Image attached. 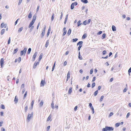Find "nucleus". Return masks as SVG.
I'll use <instances>...</instances> for the list:
<instances>
[{
	"instance_id": "f257e3e1",
	"label": "nucleus",
	"mask_w": 131,
	"mask_h": 131,
	"mask_svg": "<svg viewBox=\"0 0 131 131\" xmlns=\"http://www.w3.org/2000/svg\"><path fill=\"white\" fill-rule=\"evenodd\" d=\"M33 115V112H32L31 114L28 113L27 116V122H29L31 118L32 117Z\"/></svg>"
},
{
	"instance_id": "f03ea898",
	"label": "nucleus",
	"mask_w": 131,
	"mask_h": 131,
	"mask_svg": "<svg viewBox=\"0 0 131 131\" xmlns=\"http://www.w3.org/2000/svg\"><path fill=\"white\" fill-rule=\"evenodd\" d=\"M83 43L82 41H80L77 44V45H79V47L78 48V49H80V48L82 46V44Z\"/></svg>"
},
{
	"instance_id": "7ed1b4c3",
	"label": "nucleus",
	"mask_w": 131,
	"mask_h": 131,
	"mask_svg": "<svg viewBox=\"0 0 131 131\" xmlns=\"http://www.w3.org/2000/svg\"><path fill=\"white\" fill-rule=\"evenodd\" d=\"M0 63L1 67L2 68L4 63V60L3 58H2L1 59Z\"/></svg>"
},
{
	"instance_id": "20e7f679",
	"label": "nucleus",
	"mask_w": 131,
	"mask_h": 131,
	"mask_svg": "<svg viewBox=\"0 0 131 131\" xmlns=\"http://www.w3.org/2000/svg\"><path fill=\"white\" fill-rule=\"evenodd\" d=\"M27 50H23L21 51L20 52V56H22L24 54L25 55L26 53Z\"/></svg>"
},
{
	"instance_id": "39448f33",
	"label": "nucleus",
	"mask_w": 131,
	"mask_h": 131,
	"mask_svg": "<svg viewBox=\"0 0 131 131\" xmlns=\"http://www.w3.org/2000/svg\"><path fill=\"white\" fill-rule=\"evenodd\" d=\"M107 128L108 131H111L113 130H114V128L111 127H108L106 126Z\"/></svg>"
},
{
	"instance_id": "423d86ee",
	"label": "nucleus",
	"mask_w": 131,
	"mask_h": 131,
	"mask_svg": "<svg viewBox=\"0 0 131 131\" xmlns=\"http://www.w3.org/2000/svg\"><path fill=\"white\" fill-rule=\"evenodd\" d=\"M45 81L42 80L40 83V86H43L45 85Z\"/></svg>"
},
{
	"instance_id": "0eeeda50",
	"label": "nucleus",
	"mask_w": 131,
	"mask_h": 131,
	"mask_svg": "<svg viewBox=\"0 0 131 131\" xmlns=\"http://www.w3.org/2000/svg\"><path fill=\"white\" fill-rule=\"evenodd\" d=\"M7 26V24H5L4 23H2L1 25V27L3 28V27H4L5 28H6Z\"/></svg>"
},
{
	"instance_id": "6e6552de",
	"label": "nucleus",
	"mask_w": 131,
	"mask_h": 131,
	"mask_svg": "<svg viewBox=\"0 0 131 131\" xmlns=\"http://www.w3.org/2000/svg\"><path fill=\"white\" fill-rule=\"evenodd\" d=\"M39 63V62H36L34 64L33 68L34 69H35L37 65Z\"/></svg>"
},
{
	"instance_id": "1a4fd4ad",
	"label": "nucleus",
	"mask_w": 131,
	"mask_h": 131,
	"mask_svg": "<svg viewBox=\"0 0 131 131\" xmlns=\"http://www.w3.org/2000/svg\"><path fill=\"white\" fill-rule=\"evenodd\" d=\"M35 21L32 20V21L30 22V24L29 26L28 27L29 28H30L34 24Z\"/></svg>"
},
{
	"instance_id": "9d476101",
	"label": "nucleus",
	"mask_w": 131,
	"mask_h": 131,
	"mask_svg": "<svg viewBox=\"0 0 131 131\" xmlns=\"http://www.w3.org/2000/svg\"><path fill=\"white\" fill-rule=\"evenodd\" d=\"M18 101V97L17 96H15V98L14 100V102H15V103H17Z\"/></svg>"
},
{
	"instance_id": "9b49d317",
	"label": "nucleus",
	"mask_w": 131,
	"mask_h": 131,
	"mask_svg": "<svg viewBox=\"0 0 131 131\" xmlns=\"http://www.w3.org/2000/svg\"><path fill=\"white\" fill-rule=\"evenodd\" d=\"M70 72L69 71L68 72L67 76V81H68V79L70 78Z\"/></svg>"
},
{
	"instance_id": "f8f14e48",
	"label": "nucleus",
	"mask_w": 131,
	"mask_h": 131,
	"mask_svg": "<svg viewBox=\"0 0 131 131\" xmlns=\"http://www.w3.org/2000/svg\"><path fill=\"white\" fill-rule=\"evenodd\" d=\"M37 54H38L37 52H36L34 54V55H33V57H32V58H33L34 59H35Z\"/></svg>"
},
{
	"instance_id": "ddd939ff",
	"label": "nucleus",
	"mask_w": 131,
	"mask_h": 131,
	"mask_svg": "<svg viewBox=\"0 0 131 131\" xmlns=\"http://www.w3.org/2000/svg\"><path fill=\"white\" fill-rule=\"evenodd\" d=\"M112 30L113 31H115L116 30V28L115 26L114 25L112 26Z\"/></svg>"
},
{
	"instance_id": "4468645a",
	"label": "nucleus",
	"mask_w": 131,
	"mask_h": 131,
	"mask_svg": "<svg viewBox=\"0 0 131 131\" xmlns=\"http://www.w3.org/2000/svg\"><path fill=\"white\" fill-rule=\"evenodd\" d=\"M42 55H43V54H42V53H41L40 54L39 56V59H38L39 61H40L41 60V59L42 58Z\"/></svg>"
},
{
	"instance_id": "2eb2a0df",
	"label": "nucleus",
	"mask_w": 131,
	"mask_h": 131,
	"mask_svg": "<svg viewBox=\"0 0 131 131\" xmlns=\"http://www.w3.org/2000/svg\"><path fill=\"white\" fill-rule=\"evenodd\" d=\"M71 29L70 28L69 29L67 33V34L68 35V36H69L71 32Z\"/></svg>"
},
{
	"instance_id": "dca6fc26",
	"label": "nucleus",
	"mask_w": 131,
	"mask_h": 131,
	"mask_svg": "<svg viewBox=\"0 0 131 131\" xmlns=\"http://www.w3.org/2000/svg\"><path fill=\"white\" fill-rule=\"evenodd\" d=\"M72 88L71 87H70L68 91V93L69 94H71L72 92Z\"/></svg>"
},
{
	"instance_id": "f3484780",
	"label": "nucleus",
	"mask_w": 131,
	"mask_h": 131,
	"mask_svg": "<svg viewBox=\"0 0 131 131\" xmlns=\"http://www.w3.org/2000/svg\"><path fill=\"white\" fill-rule=\"evenodd\" d=\"M45 33V31H42V32L41 34V38H42L43 37V36H44Z\"/></svg>"
},
{
	"instance_id": "a211bd4d",
	"label": "nucleus",
	"mask_w": 131,
	"mask_h": 131,
	"mask_svg": "<svg viewBox=\"0 0 131 131\" xmlns=\"http://www.w3.org/2000/svg\"><path fill=\"white\" fill-rule=\"evenodd\" d=\"M81 1L85 4L87 3L88 2L87 0H81Z\"/></svg>"
},
{
	"instance_id": "6ab92c4d",
	"label": "nucleus",
	"mask_w": 131,
	"mask_h": 131,
	"mask_svg": "<svg viewBox=\"0 0 131 131\" xmlns=\"http://www.w3.org/2000/svg\"><path fill=\"white\" fill-rule=\"evenodd\" d=\"M81 21L80 20H79L77 22V24L78 25V26H79L80 25H81L82 23H81Z\"/></svg>"
},
{
	"instance_id": "aec40b11",
	"label": "nucleus",
	"mask_w": 131,
	"mask_h": 131,
	"mask_svg": "<svg viewBox=\"0 0 131 131\" xmlns=\"http://www.w3.org/2000/svg\"><path fill=\"white\" fill-rule=\"evenodd\" d=\"M23 27H20L18 30V33L20 32L23 30Z\"/></svg>"
},
{
	"instance_id": "412c9836",
	"label": "nucleus",
	"mask_w": 131,
	"mask_h": 131,
	"mask_svg": "<svg viewBox=\"0 0 131 131\" xmlns=\"http://www.w3.org/2000/svg\"><path fill=\"white\" fill-rule=\"evenodd\" d=\"M5 30L4 29H2L1 31V35L3 34L5 32Z\"/></svg>"
},
{
	"instance_id": "4be33fe9",
	"label": "nucleus",
	"mask_w": 131,
	"mask_h": 131,
	"mask_svg": "<svg viewBox=\"0 0 131 131\" xmlns=\"http://www.w3.org/2000/svg\"><path fill=\"white\" fill-rule=\"evenodd\" d=\"M98 93V90H97L94 92V96H96L97 94Z\"/></svg>"
},
{
	"instance_id": "5701e85b",
	"label": "nucleus",
	"mask_w": 131,
	"mask_h": 131,
	"mask_svg": "<svg viewBox=\"0 0 131 131\" xmlns=\"http://www.w3.org/2000/svg\"><path fill=\"white\" fill-rule=\"evenodd\" d=\"M43 102L42 100H41V102L39 104V105L41 106V107L43 105Z\"/></svg>"
},
{
	"instance_id": "b1692460",
	"label": "nucleus",
	"mask_w": 131,
	"mask_h": 131,
	"mask_svg": "<svg viewBox=\"0 0 131 131\" xmlns=\"http://www.w3.org/2000/svg\"><path fill=\"white\" fill-rule=\"evenodd\" d=\"M36 16L35 15H34L33 16V19L32 20L35 21L36 19Z\"/></svg>"
},
{
	"instance_id": "393cba45",
	"label": "nucleus",
	"mask_w": 131,
	"mask_h": 131,
	"mask_svg": "<svg viewBox=\"0 0 131 131\" xmlns=\"http://www.w3.org/2000/svg\"><path fill=\"white\" fill-rule=\"evenodd\" d=\"M32 17V14L31 12H30L29 13L28 16V17L29 18H31Z\"/></svg>"
},
{
	"instance_id": "a878e982",
	"label": "nucleus",
	"mask_w": 131,
	"mask_h": 131,
	"mask_svg": "<svg viewBox=\"0 0 131 131\" xmlns=\"http://www.w3.org/2000/svg\"><path fill=\"white\" fill-rule=\"evenodd\" d=\"M87 37V35L86 34H84L83 35L82 37V38L83 39H85Z\"/></svg>"
},
{
	"instance_id": "bb28decb",
	"label": "nucleus",
	"mask_w": 131,
	"mask_h": 131,
	"mask_svg": "<svg viewBox=\"0 0 131 131\" xmlns=\"http://www.w3.org/2000/svg\"><path fill=\"white\" fill-rule=\"evenodd\" d=\"M102 131H108L106 126L105 127V128H103L102 129Z\"/></svg>"
},
{
	"instance_id": "cd10ccee",
	"label": "nucleus",
	"mask_w": 131,
	"mask_h": 131,
	"mask_svg": "<svg viewBox=\"0 0 131 131\" xmlns=\"http://www.w3.org/2000/svg\"><path fill=\"white\" fill-rule=\"evenodd\" d=\"M74 8V3H72L71 5V9H73Z\"/></svg>"
},
{
	"instance_id": "c85d7f7f",
	"label": "nucleus",
	"mask_w": 131,
	"mask_h": 131,
	"mask_svg": "<svg viewBox=\"0 0 131 131\" xmlns=\"http://www.w3.org/2000/svg\"><path fill=\"white\" fill-rule=\"evenodd\" d=\"M126 87H125V88L123 90V92H126L127 90V84H126Z\"/></svg>"
},
{
	"instance_id": "c756f323",
	"label": "nucleus",
	"mask_w": 131,
	"mask_h": 131,
	"mask_svg": "<svg viewBox=\"0 0 131 131\" xmlns=\"http://www.w3.org/2000/svg\"><path fill=\"white\" fill-rule=\"evenodd\" d=\"M88 24L87 21L86 20L84 21L83 22V24L84 25H86Z\"/></svg>"
},
{
	"instance_id": "7c9ffc66",
	"label": "nucleus",
	"mask_w": 131,
	"mask_h": 131,
	"mask_svg": "<svg viewBox=\"0 0 131 131\" xmlns=\"http://www.w3.org/2000/svg\"><path fill=\"white\" fill-rule=\"evenodd\" d=\"M78 39L77 38H75L73 39H72V42H75L77 41L78 40Z\"/></svg>"
},
{
	"instance_id": "2f4dec72",
	"label": "nucleus",
	"mask_w": 131,
	"mask_h": 131,
	"mask_svg": "<svg viewBox=\"0 0 131 131\" xmlns=\"http://www.w3.org/2000/svg\"><path fill=\"white\" fill-rule=\"evenodd\" d=\"M55 63H56V62L55 61L54 64L53 65L52 67V71H53L54 70V68L55 67Z\"/></svg>"
},
{
	"instance_id": "473e14b6",
	"label": "nucleus",
	"mask_w": 131,
	"mask_h": 131,
	"mask_svg": "<svg viewBox=\"0 0 131 131\" xmlns=\"http://www.w3.org/2000/svg\"><path fill=\"white\" fill-rule=\"evenodd\" d=\"M120 125V123H117L115 124V126L116 127H118Z\"/></svg>"
},
{
	"instance_id": "72a5a7b5",
	"label": "nucleus",
	"mask_w": 131,
	"mask_h": 131,
	"mask_svg": "<svg viewBox=\"0 0 131 131\" xmlns=\"http://www.w3.org/2000/svg\"><path fill=\"white\" fill-rule=\"evenodd\" d=\"M54 104L53 103V102H52L51 104V107L53 109H54Z\"/></svg>"
},
{
	"instance_id": "f704fd0d",
	"label": "nucleus",
	"mask_w": 131,
	"mask_h": 131,
	"mask_svg": "<svg viewBox=\"0 0 131 131\" xmlns=\"http://www.w3.org/2000/svg\"><path fill=\"white\" fill-rule=\"evenodd\" d=\"M5 108V106L3 104H2L1 105V108L2 109H4Z\"/></svg>"
},
{
	"instance_id": "c9c22d12",
	"label": "nucleus",
	"mask_w": 131,
	"mask_h": 131,
	"mask_svg": "<svg viewBox=\"0 0 131 131\" xmlns=\"http://www.w3.org/2000/svg\"><path fill=\"white\" fill-rule=\"evenodd\" d=\"M27 91H26L25 93V94L24 95V97H23V99H25V98L26 97V95H27Z\"/></svg>"
},
{
	"instance_id": "e433bc0d",
	"label": "nucleus",
	"mask_w": 131,
	"mask_h": 131,
	"mask_svg": "<svg viewBox=\"0 0 131 131\" xmlns=\"http://www.w3.org/2000/svg\"><path fill=\"white\" fill-rule=\"evenodd\" d=\"M34 100H32L31 102V105L32 108H33V105L34 104Z\"/></svg>"
},
{
	"instance_id": "4c0bfd02",
	"label": "nucleus",
	"mask_w": 131,
	"mask_h": 131,
	"mask_svg": "<svg viewBox=\"0 0 131 131\" xmlns=\"http://www.w3.org/2000/svg\"><path fill=\"white\" fill-rule=\"evenodd\" d=\"M49 41L48 40H47L46 43V44H45V47H47L48 46V44H49Z\"/></svg>"
},
{
	"instance_id": "58836bf2",
	"label": "nucleus",
	"mask_w": 131,
	"mask_h": 131,
	"mask_svg": "<svg viewBox=\"0 0 131 131\" xmlns=\"http://www.w3.org/2000/svg\"><path fill=\"white\" fill-rule=\"evenodd\" d=\"M27 109H28V106H25V112H27Z\"/></svg>"
},
{
	"instance_id": "ea45409f",
	"label": "nucleus",
	"mask_w": 131,
	"mask_h": 131,
	"mask_svg": "<svg viewBox=\"0 0 131 131\" xmlns=\"http://www.w3.org/2000/svg\"><path fill=\"white\" fill-rule=\"evenodd\" d=\"M95 82L93 83L92 85V88H94L95 86Z\"/></svg>"
},
{
	"instance_id": "a19ab883",
	"label": "nucleus",
	"mask_w": 131,
	"mask_h": 131,
	"mask_svg": "<svg viewBox=\"0 0 131 131\" xmlns=\"http://www.w3.org/2000/svg\"><path fill=\"white\" fill-rule=\"evenodd\" d=\"M34 28V26H32L31 27V28L30 29V32H31L32 31V29H33V28Z\"/></svg>"
},
{
	"instance_id": "79ce46f5",
	"label": "nucleus",
	"mask_w": 131,
	"mask_h": 131,
	"mask_svg": "<svg viewBox=\"0 0 131 131\" xmlns=\"http://www.w3.org/2000/svg\"><path fill=\"white\" fill-rule=\"evenodd\" d=\"M18 60V63H19L21 61V58L20 57H19L18 59H17Z\"/></svg>"
},
{
	"instance_id": "37998d69",
	"label": "nucleus",
	"mask_w": 131,
	"mask_h": 131,
	"mask_svg": "<svg viewBox=\"0 0 131 131\" xmlns=\"http://www.w3.org/2000/svg\"><path fill=\"white\" fill-rule=\"evenodd\" d=\"M68 14H67L66 15V17L65 19V20L67 21L68 18Z\"/></svg>"
},
{
	"instance_id": "c03bdc74",
	"label": "nucleus",
	"mask_w": 131,
	"mask_h": 131,
	"mask_svg": "<svg viewBox=\"0 0 131 131\" xmlns=\"http://www.w3.org/2000/svg\"><path fill=\"white\" fill-rule=\"evenodd\" d=\"M61 15L60 17V20H61L62 19L63 16V14L62 12H61Z\"/></svg>"
},
{
	"instance_id": "a18cd8bd",
	"label": "nucleus",
	"mask_w": 131,
	"mask_h": 131,
	"mask_svg": "<svg viewBox=\"0 0 131 131\" xmlns=\"http://www.w3.org/2000/svg\"><path fill=\"white\" fill-rule=\"evenodd\" d=\"M106 36V34H103L102 37H103L102 39H104L105 38Z\"/></svg>"
},
{
	"instance_id": "49530a36",
	"label": "nucleus",
	"mask_w": 131,
	"mask_h": 131,
	"mask_svg": "<svg viewBox=\"0 0 131 131\" xmlns=\"http://www.w3.org/2000/svg\"><path fill=\"white\" fill-rule=\"evenodd\" d=\"M104 97V96H102L101 97L100 100V102H101L102 101Z\"/></svg>"
},
{
	"instance_id": "de8ad7c7",
	"label": "nucleus",
	"mask_w": 131,
	"mask_h": 131,
	"mask_svg": "<svg viewBox=\"0 0 131 131\" xmlns=\"http://www.w3.org/2000/svg\"><path fill=\"white\" fill-rule=\"evenodd\" d=\"M10 38L9 37V38L8 40V44H9L10 43Z\"/></svg>"
},
{
	"instance_id": "09e8293b",
	"label": "nucleus",
	"mask_w": 131,
	"mask_h": 131,
	"mask_svg": "<svg viewBox=\"0 0 131 131\" xmlns=\"http://www.w3.org/2000/svg\"><path fill=\"white\" fill-rule=\"evenodd\" d=\"M50 128V126H48L47 127V128H46L47 130V131H49V129Z\"/></svg>"
},
{
	"instance_id": "8fccbe9b",
	"label": "nucleus",
	"mask_w": 131,
	"mask_h": 131,
	"mask_svg": "<svg viewBox=\"0 0 131 131\" xmlns=\"http://www.w3.org/2000/svg\"><path fill=\"white\" fill-rule=\"evenodd\" d=\"M54 19V14H53L51 18V20L52 21Z\"/></svg>"
},
{
	"instance_id": "3c124183",
	"label": "nucleus",
	"mask_w": 131,
	"mask_h": 131,
	"mask_svg": "<svg viewBox=\"0 0 131 131\" xmlns=\"http://www.w3.org/2000/svg\"><path fill=\"white\" fill-rule=\"evenodd\" d=\"M106 53V50H104L103 51L102 54L103 55L105 54Z\"/></svg>"
},
{
	"instance_id": "603ef678",
	"label": "nucleus",
	"mask_w": 131,
	"mask_h": 131,
	"mask_svg": "<svg viewBox=\"0 0 131 131\" xmlns=\"http://www.w3.org/2000/svg\"><path fill=\"white\" fill-rule=\"evenodd\" d=\"M23 0H19V2L18 4V5H19L21 3Z\"/></svg>"
},
{
	"instance_id": "864d4df0",
	"label": "nucleus",
	"mask_w": 131,
	"mask_h": 131,
	"mask_svg": "<svg viewBox=\"0 0 131 131\" xmlns=\"http://www.w3.org/2000/svg\"><path fill=\"white\" fill-rule=\"evenodd\" d=\"M102 33V31H100L99 32L97 33V35H100Z\"/></svg>"
},
{
	"instance_id": "5fc2aeb1",
	"label": "nucleus",
	"mask_w": 131,
	"mask_h": 131,
	"mask_svg": "<svg viewBox=\"0 0 131 131\" xmlns=\"http://www.w3.org/2000/svg\"><path fill=\"white\" fill-rule=\"evenodd\" d=\"M95 78H96V77H93V79H92V82H93L94 81H95Z\"/></svg>"
},
{
	"instance_id": "6e6d98bb",
	"label": "nucleus",
	"mask_w": 131,
	"mask_h": 131,
	"mask_svg": "<svg viewBox=\"0 0 131 131\" xmlns=\"http://www.w3.org/2000/svg\"><path fill=\"white\" fill-rule=\"evenodd\" d=\"M67 31H65L63 33L62 36H64L67 33Z\"/></svg>"
},
{
	"instance_id": "4d7b16f0",
	"label": "nucleus",
	"mask_w": 131,
	"mask_h": 131,
	"mask_svg": "<svg viewBox=\"0 0 131 131\" xmlns=\"http://www.w3.org/2000/svg\"><path fill=\"white\" fill-rule=\"evenodd\" d=\"M78 58L79 59L81 60L82 59V57L81 56V55H79L78 56Z\"/></svg>"
},
{
	"instance_id": "13d9d810",
	"label": "nucleus",
	"mask_w": 131,
	"mask_h": 131,
	"mask_svg": "<svg viewBox=\"0 0 131 131\" xmlns=\"http://www.w3.org/2000/svg\"><path fill=\"white\" fill-rule=\"evenodd\" d=\"M50 33V31H48L47 32V37H48L49 36Z\"/></svg>"
},
{
	"instance_id": "bf43d9fd",
	"label": "nucleus",
	"mask_w": 131,
	"mask_h": 131,
	"mask_svg": "<svg viewBox=\"0 0 131 131\" xmlns=\"http://www.w3.org/2000/svg\"><path fill=\"white\" fill-rule=\"evenodd\" d=\"M129 115H130V113H127V115H126V117L127 118L129 116Z\"/></svg>"
},
{
	"instance_id": "052dcab7",
	"label": "nucleus",
	"mask_w": 131,
	"mask_h": 131,
	"mask_svg": "<svg viewBox=\"0 0 131 131\" xmlns=\"http://www.w3.org/2000/svg\"><path fill=\"white\" fill-rule=\"evenodd\" d=\"M18 50H14V52L13 54L16 53L17 51Z\"/></svg>"
},
{
	"instance_id": "680f3d73",
	"label": "nucleus",
	"mask_w": 131,
	"mask_h": 131,
	"mask_svg": "<svg viewBox=\"0 0 131 131\" xmlns=\"http://www.w3.org/2000/svg\"><path fill=\"white\" fill-rule=\"evenodd\" d=\"M113 114V112H111L110 113L109 115V116L110 117L111 116H112Z\"/></svg>"
},
{
	"instance_id": "e2e57ef3",
	"label": "nucleus",
	"mask_w": 131,
	"mask_h": 131,
	"mask_svg": "<svg viewBox=\"0 0 131 131\" xmlns=\"http://www.w3.org/2000/svg\"><path fill=\"white\" fill-rule=\"evenodd\" d=\"M93 72V70L92 69H91V70L90 71V74H92V73Z\"/></svg>"
},
{
	"instance_id": "0e129e2a",
	"label": "nucleus",
	"mask_w": 131,
	"mask_h": 131,
	"mask_svg": "<svg viewBox=\"0 0 131 131\" xmlns=\"http://www.w3.org/2000/svg\"><path fill=\"white\" fill-rule=\"evenodd\" d=\"M51 118V117L50 116H49L47 118V121H49L50 119Z\"/></svg>"
},
{
	"instance_id": "69168bd1",
	"label": "nucleus",
	"mask_w": 131,
	"mask_h": 131,
	"mask_svg": "<svg viewBox=\"0 0 131 131\" xmlns=\"http://www.w3.org/2000/svg\"><path fill=\"white\" fill-rule=\"evenodd\" d=\"M4 113L3 112H0V115L1 116H3V115Z\"/></svg>"
},
{
	"instance_id": "338daca9",
	"label": "nucleus",
	"mask_w": 131,
	"mask_h": 131,
	"mask_svg": "<svg viewBox=\"0 0 131 131\" xmlns=\"http://www.w3.org/2000/svg\"><path fill=\"white\" fill-rule=\"evenodd\" d=\"M128 72L131 73V67H130L128 71Z\"/></svg>"
},
{
	"instance_id": "774afa93",
	"label": "nucleus",
	"mask_w": 131,
	"mask_h": 131,
	"mask_svg": "<svg viewBox=\"0 0 131 131\" xmlns=\"http://www.w3.org/2000/svg\"><path fill=\"white\" fill-rule=\"evenodd\" d=\"M1 131H5V130L2 127L1 128Z\"/></svg>"
}]
</instances>
